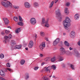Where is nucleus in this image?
I'll use <instances>...</instances> for the list:
<instances>
[{
	"label": "nucleus",
	"instance_id": "nucleus-1",
	"mask_svg": "<svg viewBox=\"0 0 80 80\" xmlns=\"http://www.w3.org/2000/svg\"><path fill=\"white\" fill-rule=\"evenodd\" d=\"M55 13L57 15L56 17L58 19V21H59V22L61 21L62 18L61 17V13H60V10L58 9L57 11H56Z\"/></svg>",
	"mask_w": 80,
	"mask_h": 80
},
{
	"label": "nucleus",
	"instance_id": "nucleus-2",
	"mask_svg": "<svg viewBox=\"0 0 80 80\" xmlns=\"http://www.w3.org/2000/svg\"><path fill=\"white\" fill-rule=\"evenodd\" d=\"M1 3L2 5L5 7H12V3L8 1L6 3L3 2H1Z\"/></svg>",
	"mask_w": 80,
	"mask_h": 80
},
{
	"label": "nucleus",
	"instance_id": "nucleus-3",
	"mask_svg": "<svg viewBox=\"0 0 80 80\" xmlns=\"http://www.w3.org/2000/svg\"><path fill=\"white\" fill-rule=\"evenodd\" d=\"M70 18H69L67 17L66 18V20L63 22L64 25H65L68 24V26H70Z\"/></svg>",
	"mask_w": 80,
	"mask_h": 80
},
{
	"label": "nucleus",
	"instance_id": "nucleus-4",
	"mask_svg": "<svg viewBox=\"0 0 80 80\" xmlns=\"http://www.w3.org/2000/svg\"><path fill=\"white\" fill-rule=\"evenodd\" d=\"M36 22V20L34 18H32L30 20V23L32 25H35Z\"/></svg>",
	"mask_w": 80,
	"mask_h": 80
},
{
	"label": "nucleus",
	"instance_id": "nucleus-5",
	"mask_svg": "<svg viewBox=\"0 0 80 80\" xmlns=\"http://www.w3.org/2000/svg\"><path fill=\"white\" fill-rule=\"evenodd\" d=\"M24 5L25 8H29L30 7V4L27 2H25L24 3Z\"/></svg>",
	"mask_w": 80,
	"mask_h": 80
},
{
	"label": "nucleus",
	"instance_id": "nucleus-6",
	"mask_svg": "<svg viewBox=\"0 0 80 80\" xmlns=\"http://www.w3.org/2000/svg\"><path fill=\"white\" fill-rule=\"evenodd\" d=\"M60 51H61L60 55H62L65 53V49L62 48L60 49Z\"/></svg>",
	"mask_w": 80,
	"mask_h": 80
},
{
	"label": "nucleus",
	"instance_id": "nucleus-7",
	"mask_svg": "<svg viewBox=\"0 0 80 80\" xmlns=\"http://www.w3.org/2000/svg\"><path fill=\"white\" fill-rule=\"evenodd\" d=\"M70 36L72 38H73L75 36V33L74 32V31H72L70 34Z\"/></svg>",
	"mask_w": 80,
	"mask_h": 80
},
{
	"label": "nucleus",
	"instance_id": "nucleus-8",
	"mask_svg": "<svg viewBox=\"0 0 80 80\" xmlns=\"http://www.w3.org/2000/svg\"><path fill=\"white\" fill-rule=\"evenodd\" d=\"M39 47L41 50H43V49L44 47H45V42H44L42 44V45H40L39 46Z\"/></svg>",
	"mask_w": 80,
	"mask_h": 80
},
{
	"label": "nucleus",
	"instance_id": "nucleus-9",
	"mask_svg": "<svg viewBox=\"0 0 80 80\" xmlns=\"http://www.w3.org/2000/svg\"><path fill=\"white\" fill-rule=\"evenodd\" d=\"M3 20L5 25H8L9 23V20H8V19L5 18L3 19Z\"/></svg>",
	"mask_w": 80,
	"mask_h": 80
},
{
	"label": "nucleus",
	"instance_id": "nucleus-10",
	"mask_svg": "<svg viewBox=\"0 0 80 80\" xmlns=\"http://www.w3.org/2000/svg\"><path fill=\"white\" fill-rule=\"evenodd\" d=\"M0 75L2 77H4L5 76V73L2 70H0Z\"/></svg>",
	"mask_w": 80,
	"mask_h": 80
},
{
	"label": "nucleus",
	"instance_id": "nucleus-11",
	"mask_svg": "<svg viewBox=\"0 0 80 80\" xmlns=\"http://www.w3.org/2000/svg\"><path fill=\"white\" fill-rule=\"evenodd\" d=\"M33 45V41H31L30 42L29 44L28 45V47L29 48H32Z\"/></svg>",
	"mask_w": 80,
	"mask_h": 80
},
{
	"label": "nucleus",
	"instance_id": "nucleus-12",
	"mask_svg": "<svg viewBox=\"0 0 80 80\" xmlns=\"http://www.w3.org/2000/svg\"><path fill=\"white\" fill-rule=\"evenodd\" d=\"M79 17H80V15L79 14L77 13L75 15L74 19L75 20H78L79 19Z\"/></svg>",
	"mask_w": 80,
	"mask_h": 80
},
{
	"label": "nucleus",
	"instance_id": "nucleus-13",
	"mask_svg": "<svg viewBox=\"0 0 80 80\" xmlns=\"http://www.w3.org/2000/svg\"><path fill=\"white\" fill-rule=\"evenodd\" d=\"M48 19H47L46 21L45 22V26L46 27H50V26H49V24L48 23Z\"/></svg>",
	"mask_w": 80,
	"mask_h": 80
},
{
	"label": "nucleus",
	"instance_id": "nucleus-14",
	"mask_svg": "<svg viewBox=\"0 0 80 80\" xmlns=\"http://www.w3.org/2000/svg\"><path fill=\"white\" fill-rule=\"evenodd\" d=\"M58 58H59V62H61V61H63V57L60 55H59L58 56Z\"/></svg>",
	"mask_w": 80,
	"mask_h": 80
},
{
	"label": "nucleus",
	"instance_id": "nucleus-15",
	"mask_svg": "<svg viewBox=\"0 0 80 80\" xmlns=\"http://www.w3.org/2000/svg\"><path fill=\"white\" fill-rule=\"evenodd\" d=\"M33 5L35 7L37 8L39 7V4L37 2H35L33 4Z\"/></svg>",
	"mask_w": 80,
	"mask_h": 80
},
{
	"label": "nucleus",
	"instance_id": "nucleus-16",
	"mask_svg": "<svg viewBox=\"0 0 80 80\" xmlns=\"http://www.w3.org/2000/svg\"><path fill=\"white\" fill-rule=\"evenodd\" d=\"M64 12L65 13L66 15H68V13H69V11L68 10V8H66L64 9Z\"/></svg>",
	"mask_w": 80,
	"mask_h": 80
},
{
	"label": "nucleus",
	"instance_id": "nucleus-17",
	"mask_svg": "<svg viewBox=\"0 0 80 80\" xmlns=\"http://www.w3.org/2000/svg\"><path fill=\"white\" fill-rule=\"evenodd\" d=\"M74 54L75 55H76V56H78V55H79V53H78V52L77 50L76 49L74 50Z\"/></svg>",
	"mask_w": 80,
	"mask_h": 80
},
{
	"label": "nucleus",
	"instance_id": "nucleus-18",
	"mask_svg": "<svg viewBox=\"0 0 80 80\" xmlns=\"http://www.w3.org/2000/svg\"><path fill=\"white\" fill-rule=\"evenodd\" d=\"M22 47V45H16L15 46L16 49H20Z\"/></svg>",
	"mask_w": 80,
	"mask_h": 80
},
{
	"label": "nucleus",
	"instance_id": "nucleus-19",
	"mask_svg": "<svg viewBox=\"0 0 80 80\" xmlns=\"http://www.w3.org/2000/svg\"><path fill=\"white\" fill-rule=\"evenodd\" d=\"M21 30L20 29V28H19L18 29H17L15 31V33H19V32H21Z\"/></svg>",
	"mask_w": 80,
	"mask_h": 80
},
{
	"label": "nucleus",
	"instance_id": "nucleus-20",
	"mask_svg": "<svg viewBox=\"0 0 80 80\" xmlns=\"http://www.w3.org/2000/svg\"><path fill=\"white\" fill-rule=\"evenodd\" d=\"M12 42H11V45L12 46H13L16 44V43H15V42L13 41L12 40Z\"/></svg>",
	"mask_w": 80,
	"mask_h": 80
},
{
	"label": "nucleus",
	"instance_id": "nucleus-21",
	"mask_svg": "<svg viewBox=\"0 0 80 80\" xmlns=\"http://www.w3.org/2000/svg\"><path fill=\"white\" fill-rule=\"evenodd\" d=\"M25 79L26 80L28 79L29 78V74L28 73H26L25 74Z\"/></svg>",
	"mask_w": 80,
	"mask_h": 80
},
{
	"label": "nucleus",
	"instance_id": "nucleus-22",
	"mask_svg": "<svg viewBox=\"0 0 80 80\" xmlns=\"http://www.w3.org/2000/svg\"><path fill=\"white\" fill-rule=\"evenodd\" d=\"M25 62V60L22 59L20 61V63L21 65H24Z\"/></svg>",
	"mask_w": 80,
	"mask_h": 80
},
{
	"label": "nucleus",
	"instance_id": "nucleus-23",
	"mask_svg": "<svg viewBox=\"0 0 80 80\" xmlns=\"http://www.w3.org/2000/svg\"><path fill=\"white\" fill-rule=\"evenodd\" d=\"M64 44L66 46H67V47H69V43L67 41H65Z\"/></svg>",
	"mask_w": 80,
	"mask_h": 80
},
{
	"label": "nucleus",
	"instance_id": "nucleus-24",
	"mask_svg": "<svg viewBox=\"0 0 80 80\" xmlns=\"http://www.w3.org/2000/svg\"><path fill=\"white\" fill-rule=\"evenodd\" d=\"M70 26H68V24H66V25H64V27L65 28V29H66V30H67L68 28V27H70Z\"/></svg>",
	"mask_w": 80,
	"mask_h": 80
},
{
	"label": "nucleus",
	"instance_id": "nucleus-25",
	"mask_svg": "<svg viewBox=\"0 0 80 80\" xmlns=\"http://www.w3.org/2000/svg\"><path fill=\"white\" fill-rule=\"evenodd\" d=\"M18 23V25H19L20 26H22V25H23V23L22 22H19Z\"/></svg>",
	"mask_w": 80,
	"mask_h": 80
},
{
	"label": "nucleus",
	"instance_id": "nucleus-26",
	"mask_svg": "<svg viewBox=\"0 0 80 80\" xmlns=\"http://www.w3.org/2000/svg\"><path fill=\"white\" fill-rule=\"evenodd\" d=\"M51 68L53 70H55V69H56V66L54 65H53L51 66Z\"/></svg>",
	"mask_w": 80,
	"mask_h": 80
},
{
	"label": "nucleus",
	"instance_id": "nucleus-27",
	"mask_svg": "<svg viewBox=\"0 0 80 80\" xmlns=\"http://www.w3.org/2000/svg\"><path fill=\"white\" fill-rule=\"evenodd\" d=\"M13 19L15 22H18V18L16 17H14L13 18Z\"/></svg>",
	"mask_w": 80,
	"mask_h": 80
},
{
	"label": "nucleus",
	"instance_id": "nucleus-28",
	"mask_svg": "<svg viewBox=\"0 0 80 80\" xmlns=\"http://www.w3.org/2000/svg\"><path fill=\"white\" fill-rule=\"evenodd\" d=\"M70 66L72 70H75V68H74V65H73L70 64Z\"/></svg>",
	"mask_w": 80,
	"mask_h": 80
},
{
	"label": "nucleus",
	"instance_id": "nucleus-29",
	"mask_svg": "<svg viewBox=\"0 0 80 80\" xmlns=\"http://www.w3.org/2000/svg\"><path fill=\"white\" fill-rule=\"evenodd\" d=\"M44 60L45 61H50V58L49 57H48V58H45V59H44Z\"/></svg>",
	"mask_w": 80,
	"mask_h": 80
},
{
	"label": "nucleus",
	"instance_id": "nucleus-30",
	"mask_svg": "<svg viewBox=\"0 0 80 80\" xmlns=\"http://www.w3.org/2000/svg\"><path fill=\"white\" fill-rule=\"evenodd\" d=\"M0 58L2 59L3 58H4V55L2 53L0 55Z\"/></svg>",
	"mask_w": 80,
	"mask_h": 80
},
{
	"label": "nucleus",
	"instance_id": "nucleus-31",
	"mask_svg": "<svg viewBox=\"0 0 80 80\" xmlns=\"http://www.w3.org/2000/svg\"><path fill=\"white\" fill-rule=\"evenodd\" d=\"M47 68H48V70H49V72L50 73V70L52 69V66H48Z\"/></svg>",
	"mask_w": 80,
	"mask_h": 80
},
{
	"label": "nucleus",
	"instance_id": "nucleus-32",
	"mask_svg": "<svg viewBox=\"0 0 80 80\" xmlns=\"http://www.w3.org/2000/svg\"><path fill=\"white\" fill-rule=\"evenodd\" d=\"M42 79L43 80H48V79L47 77L44 76L42 77Z\"/></svg>",
	"mask_w": 80,
	"mask_h": 80
},
{
	"label": "nucleus",
	"instance_id": "nucleus-33",
	"mask_svg": "<svg viewBox=\"0 0 80 80\" xmlns=\"http://www.w3.org/2000/svg\"><path fill=\"white\" fill-rule=\"evenodd\" d=\"M51 61L52 62H54L55 61V58L54 57L52 58L51 59Z\"/></svg>",
	"mask_w": 80,
	"mask_h": 80
},
{
	"label": "nucleus",
	"instance_id": "nucleus-34",
	"mask_svg": "<svg viewBox=\"0 0 80 80\" xmlns=\"http://www.w3.org/2000/svg\"><path fill=\"white\" fill-rule=\"evenodd\" d=\"M19 19L20 22H23V20H22V17H21V16H19Z\"/></svg>",
	"mask_w": 80,
	"mask_h": 80
},
{
	"label": "nucleus",
	"instance_id": "nucleus-35",
	"mask_svg": "<svg viewBox=\"0 0 80 80\" xmlns=\"http://www.w3.org/2000/svg\"><path fill=\"white\" fill-rule=\"evenodd\" d=\"M58 42H56L55 40L53 42V45H56L58 44Z\"/></svg>",
	"mask_w": 80,
	"mask_h": 80
},
{
	"label": "nucleus",
	"instance_id": "nucleus-36",
	"mask_svg": "<svg viewBox=\"0 0 80 80\" xmlns=\"http://www.w3.org/2000/svg\"><path fill=\"white\" fill-rule=\"evenodd\" d=\"M42 23H45L46 22L45 20V18H42Z\"/></svg>",
	"mask_w": 80,
	"mask_h": 80
},
{
	"label": "nucleus",
	"instance_id": "nucleus-37",
	"mask_svg": "<svg viewBox=\"0 0 80 80\" xmlns=\"http://www.w3.org/2000/svg\"><path fill=\"white\" fill-rule=\"evenodd\" d=\"M53 3H54V2L53 1H52V3H51L50 6V8L52 7V6H53Z\"/></svg>",
	"mask_w": 80,
	"mask_h": 80
},
{
	"label": "nucleus",
	"instance_id": "nucleus-38",
	"mask_svg": "<svg viewBox=\"0 0 80 80\" xmlns=\"http://www.w3.org/2000/svg\"><path fill=\"white\" fill-rule=\"evenodd\" d=\"M41 35L42 37H44L45 36V34L43 32H41Z\"/></svg>",
	"mask_w": 80,
	"mask_h": 80
},
{
	"label": "nucleus",
	"instance_id": "nucleus-39",
	"mask_svg": "<svg viewBox=\"0 0 80 80\" xmlns=\"http://www.w3.org/2000/svg\"><path fill=\"white\" fill-rule=\"evenodd\" d=\"M55 41L58 43L59 42H60V39L58 38L57 39H56Z\"/></svg>",
	"mask_w": 80,
	"mask_h": 80
},
{
	"label": "nucleus",
	"instance_id": "nucleus-40",
	"mask_svg": "<svg viewBox=\"0 0 80 80\" xmlns=\"http://www.w3.org/2000/svg\"><path fill=\"white\" fill-rule=\"evenodd\" d=\"M61 66H62V68H64L65 67V64L62 63L61 64Z\"/></svg>",
	"mask_w": 80,
	"mask_h": 80
},
{
	"label": "nucleus",
	"instance_id": "nucleus-41",
	"mask_svg": "<svg viewBox=\"0 0 80 80\" xmlns=\"http://www.w3.org/2000/svg\"><path fill=\"white\" fill-rule=\"evenodd\" d=\"M44 69L45 70V71H46V72H48V71H49V70H48V69L47 67H45L44 68Z\"/></svg>",
	"mask_w": 80,
	"mask_h": 80
},
{
	"label": "nucleus",
	"instance_id": "nucleus-42",
	"mask_svg": "<svg viewBox=\"0 0 80 80\" xmlns=\"http://www.w3.org/2000/svg\"><path fill=\"white\" fill-rule=\"evenodd\" d=\"M59 46H60V47H62L63 46V42H62L61 41L59 43Z\"/></svg>",
	"mask_w": 80,
	"mask_h": 80
},
{
	"label": "nucleus",
	"instance_id": "nucleus-43",
	"mask_svg": "<svg viewBox=\"0 0 80 80\" xmlns=\"http://www.w3.org/2000/svg\"><path fill=\"white\" fill-rule=\"evenodd\" d=\"M6 66L7 67H10V65L9 63L8 62L6 64Z\"/></svg>",
	"mask_w": 80,
	"mask_h": 80
},
{
	"label": "nucleus",
	"instance_id": "nucleus-44",
	"mask_svg": "<svg viewBox=\"0 0 80 80\" xmlns=\"http://www.w3.org/2000/svg\"><path fill=\"white\" fill-rule=\"evenodd\" d=\"M9 38H12V35L11 34H10L8 37Z\"/></svg>",
	"mask_w": 80,
	"mask_h": 80
},
{
	"label": "nucleus",
	"instance_id": "nucleus-45",
	"mask_svg": "<svg viewBox=\"0 0 80 80\" xmlns=\"http://www.w3.org/2000/svg\"><path fill=\"white\" fill-rule=\"evenodd\" d=\"M14 8H15V9H18V8H19V7L17 6H14Z\"/></svg>",
	"mask_w": 80,
	"mask_h": 80
},
{
	"label": "nucleus",
	"instance_id": "nucleus-46",
	"mask_svg": "<svg viewBox=\"0 0 80 80\" xmlns=\"http://www.w3.org/2000/svg\"><path fill=\"white\" fill-rule=\"evenodd\" d=\"M4 40H7V39H8V36H5L4 37Z\"/></svg>",
	"mask_w": 80,
	"mask_h": 80
},
{
	"label": "nucleus",
	"instance_id": "nucleus-47",
	"mask_svg": "<svg viewBox=\"0 0 80 80\" xmlns=\"http://www.w3.org/2000/svg\"><path fill=\"white\" fill-rule=\"evenodd\" d=\"M9 32H10V31H8L7 30H6L5 31V33L6 34H8V33H9Z\"/></svg>",
	"mask_w": 80,
	"mask_h": 80
},
{
	"label": "nucleus",
	"instance_id": "nucleus-48",
	"mask_svg": "<svg viewBox=\"0 0 80 80\" xmlns=\"http://www.w3.org/2000/svg\"><path fill=\"white\" fill-rule=\"evenodd\" d=\"M66 53L68 55H69L70 54V52L69 51H67L66 52Z\"/></svg>",
	"mask_w": 80,
	"mask_h": 80
},
{
	"label": "nucleus",
	"instance_id": "nucleus-49",
	"mask_svg": "<svg viewBox=\"0 0 80 80\" xmlns=\"http://www.w3.org/2000/svg\"><path fill=\"white\" fill-rule=\"evenodd\" d=\"M38 67H35L34 68V70H38Z\"/></svg>",
	"mask_w": 80,
	"mask_h": 80
},
{
	"label": "nucleus",
	"instance_id": "nucleus-50",
	"mask_svg": "<svg viewBox=\"0 0 80 80\" xmlns=\"http://www.w3.org/2000/svg\"><path fill=\"white\" fill-rule=\"evenodd\" d=\"M66 5H67V6H69L70 5V3L69 2L67 3Z\"/></svg>",
	"mask_w": 80,
	"mask_h": 80
},
{
	"label": "nucleus",
	"instance_id": "nucleus-51",
	"mask_svg": "<svg viewBox=\"0 0 80 80\" xmlns=\"http://www.w3.org/2000/svg\"><path fill=\"white\" fill-rule=\"evenodd\" d=\"M1 34L2 35H5V33L3 32H1Z\"/></svg>",
	"mask_w": 80,
	"mask_h": 80
},
{
	"label": "nucleus",
	"instance_id": "nucleus-52",
	"mask_svg": "<svg viewBox=\"0 0 80 80\" xmlns=\"http://www.w3.org/2000/svg\"><path fill=\"white\" fill-rule=\"evenodd\" d=\"M7 69L8 70H9V71H11V70H12L10 68H7Z\"/></svg>",
	"mask_w": 80,
	"mask_h": 80
},
{
	"label": "nucleus",
	"instance_id": "nucleus-53",
	"mask_svg": "<svg viewBox=\"0 0 80 80\" xmlns=\"http://www.w3.org/2000/svg\"><path fill=\"white\" fill-rule=\"evenodd\" d=\"M45 38L46 41H48V38L47 37H45Z\"/></svg>",
	"mask_w": 80,
	"mask_h": 80
},
{
	"label": "nucleus",
	"instance_id": "nucleus-54",
	"mask_svg": "<svg viewBox=\"0 0 80 80\" xmlns=\"http://www.w3.org/2000/svg\"><path fill=\"white\" fill-rule=\"evenodd\" d=\"M68 80H73V79H72L71 77L68 78Z\"/></svg>",
	"mask_w": 80,
	"mask_h": 80
},
{
	"label": "nucleus",
	"instance_id": "nucleus-55",
	"mask_svg": "<svg viewBox=\"0 0 80 80\" xmlns=\"http://www.w3.org/2000/svg\"><path fill=\"white\" fill-rule=\"evenodd\" d=\"M39 55L41 57H43V54H40Z\"/></svg>",
	"mask_w": 80,
	"mask_h": 80
},
{
	"label": "nucleus",
	"instance_id": "nucleus-56",
	"mask_svg": "<svg viewBox=\"0 0 80 80\" xmlns=\"http://www.w3.org/2000/svg\"><path fill=\"white\" fill-rule=\"evenodd\" d=\"M44 64H45V62H42L41 64V66H43V65H44Z\"/></svg>",
	"mask_w": 80,
	"mask_h": 80
},
{
	"label": "nucleus",
	"instance_id": "nucleus-57",
	"mask_svg": "<svg viewBox=\"0 0 80 80\" xmlns=\"http://www.w3.org/2000/svg\"><path fill=\"white\" fill-rule=\"evenodd\" d=\"M69 50H73V48H72L71 47H70L69 48Z\"/></svg>",
	"mask_w": 80,
	"mask_h": 80
},
{
	"label": "nucleus",
	"instance_id": "nucleus-58",
	"mask_svg": "<svg viewBox=\"0 0 80 80\" xmlns=\"http://www.w3.org/2000/svg\"><path fill=\"white\" fill-rule=\"evenodd\" d=\"M3 42H4V43H7V42L6 41V40H5L3 41Z\"/></svg>",
	"mask_w": 80,
	"mask_h": 80
},
{
	"label": "nucleus",
	"instance_id": "nucleus-59",
	"mask_svg": "<svg viewBox=\"0 0 80 80\" xmlns=\"http://www.w3.org/2000/svg\"><path fill=\"white\" fill-rule=\"evenodd\" d=\"M78 45L80 46V41H79L78 42Z\"/></svg>",
	"mask_w": 80,
	"mask_h": 80
},
{
	"label": "nucleus",
	"instance_id": "nucleus-60",
	"mask_svg": "<svg viewBox=\"0 0 80 80\" xmlns=\"http://www.w3.org/2000/svg\"><path fill=\"white\" fill-rule=\"evenodd\" d=\"M58 1V0H56L55 2V3H56Z\"/></svg>",
	"mask_w": 80,
	"mask_h": 80
},
{
	"label": "nucleus",
	"instance_id": "nucleus-61",
	"mask_svg": "<svg viewBox=\"0 0 80 80\" xmlns=\"http://www.w3.org/2000/svg\"><path fill=\"white\" fill-rule=\"evenodd\" d=\"M25 49H26V50H28V48H25Z\"/></svg>",
	"mask_w": 80,
	"mask_h": 80
},
{
	"label": "nucleus",
	"instance_id": "nucleus-62",
	"mask_svg": "<svg viewBox=\"0 0 80 80\" xmlns=\"http://www.w3.org/2000/svg\"><path fill=\"white\" fill-rule=\"evenodd\" d=\"M37 35L36 34H35V38H37Z\"/></svg>",
	"mask_w": 80,
	"mask_h": 80
},
{
	"label": "nucleus",
	"instance_id": "nucleus-63",
	"mask_svg": "<svg viewBox=\"0 0 80 80\" xmlns=\"http://www.w3.org/2000/svg\"><path fill=\"white\" fill-rule=\"evenodd\" d=\"M66 35V33H63V35Z\"/></svg>",
	"mask_w": 80,
	"mask_h": 80
},
{
	"label": "nucleus",
	"instance_id": "nucleus-64",
	"mask_svg": "<svg viewBox=\"0 0 80 80\" xmlns=\"http://www.w3.org/2000/svg\"><path fill=\"white\" fill-rule=\"evenodd\" d=\"M55 76H52V78H55Z\"/></svg>",
	"mask_w": 80,
	"mask_h": 80
}]
</instances>
